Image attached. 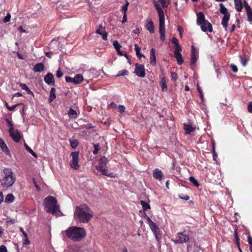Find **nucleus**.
<instances>
[{
  "label": "nucleus",
  "instance_id": "obj_1",
  "mask_svg": "<svg viewBox=\"0 0 252 252\" xmlns=\"http://www.w3.org/2000/svg\"><path fill=\"white\" fill-rule=\"evenodd\" d=\"M74 218L80 222H89L94 216L93 212L86 206H77L74 213Z\"/></svg>",
  "mask_w": 252,
  "mask_h": 252
},
{
  "label": "nucleus",
  "instance_id": "obj_2",
  "mask_svg": "<svg viewBox=\"0 0 252 252\" xmlns=\"http://www.w3.org/2000/svg\"><path fill=\"white\" fill-rule=\"evenodd\" d=\"M66 236L75 241H79L86 235V231L83 228L72 226L65 231Z\"/></svg>",
  "mask_w": 252,
  "mask_h": 252
},
{
  "label": "nucleus",
  "instance_id": "obj_3",
  "mask_svg": "<svg viewBox=\"0 0 252 252\" xmlns=\"http://www.w3.org/2000/svg\"><path fill=\"white\" fill-rule=\"evenodd\" d=\"M154 4L158 13L159 17V32L160 35V39L162 41H164L165 38V16L164 13L159 4L156 0H153Z\"/></svg>",
  "mask_w": 252,
  "mask_h": 252
},
{
  "label": "nucleus",
  "instance_id": "obj_4",
  "mask_svg": "<svg viewBox=\"0 0 252 252\" xmlns=\"http://www.w3.org/2000/svg\"><path fill=\"white\" fill-rule=\"evenodd\" d=\"M3 178L0 180L3 187H11L15 182L16 177L11 169H4L3 171Z\"/></svg>",
  "mask_w": 252,
  "mask_h": 252
},
{
  "label": "nucleus",
  "instance_id": "obj_5",
  "mask_svg": "<svg viewBox=\"0 0 252 252\" xmlns=\"http://www.w3.org/2000/svg\"><path fill=\"white\" fill-rule=\"evenodd\" d=\"M109 160L106 157H103L101 158L98 162L97 169L99 170L103 175L111 178L114 177L113 173L109 172L108 169H106L107 164Z\"/></svg>",
  "mask_w": 252,
  "mask_h": 252
},
{
  "label": "nucleus",
  "instance_id": "obj_6",
  "mask_svg": "<svg viewBox=\"0 0 252 252\" xmlns=\"http://www.w3.org/2000/svg\"><path fill=\"white\" fill-rule=\"evenodd\" d=\"M79 152H73L70 154V157L71 159L70 161L69 164L72 168L74 170H78L80 165L78 164L79 162Z\"/></svg>",
  "mask_w": 252,
  "mask_h": 252
},
{
  "label": "nucleus",
  "instance_id": "obj_7",
  "mask_svg": "<svg viewBox=\"0 0 252 252\" xmlns=\"http://www.w3.org/2000/svg\"><path fill=\"white\" fill-rule=\"evenodd\" d=\"M45 210L47 212L55 215L56 216H60L62 215L59 206H45Z\"/></svg>",
  "mask_w": 252,
  "mask_h": 252
},
{
  "label": "nucleus",
  "instance_id": "obj_8",
  "mask_svg": "<svg viewBox=\"0 0 252 252\" xmlns=\"http://www.w3.org/2000/svg\"><path fill=\"white\" fill-rule=\"evenodd\" d=\"M135 73L138 77L144 78L146 75L145 69L144 65L137 63L135 64Z\"/></svg>",
  "mask_w": 252,
  "mask_h": 252
},
{
  "label": "nucleus",
  "instance_id": "obj_9",
  "mask_svg": "<svg viewBox=\"0 0 252 252\" xmlns=\"http://www.w3.org/2000/svg\"><path fill=\"white\" fill-rule=\"evenodd\" d=\"M83 80V77L81 74H77L74 78L70 76L65 77V81L68 83H72L73 84H78Z\"/></svg>",
  "mask_w": 252,
  "mask_h": 252
},
{
  "label": "nucleus",
  "instance_id": "obj_10",
  "mask_svg": "<svg viewBox=\"0 0 252 252\" xmlns=\"http://www.w3.org/2000/svg\"><path fill=\"white\" fill-rule=\"evenodd\" d=\"M189 240V237L188 235L183 233H179L177 234L175 239L173 241L175 243H183L187 242Z\"/></svg>",
  "mask_w": 252,
  "mask_h": 252
},
{
  "label": "nucleus",
  "instance_id": "obj_11",
  "mask_svg": "<svg viewBox=\"0 0 252 252\" xmlns=\"http://www.w3.org/2000/svg\"><path fill=\"white\" fill-rule=\"evenodd\" d=\"M10 136L15 142H20L21 139L22 137V134L20 132L18 129H16L14 130H12L11 132H9Z\"/></svg>",
  "mask_w": 252,
  "mask_h": 252
},
{
  "label": "nucleus",
  "instance_id": "obj_12",
  "mask_svg": "<svg viewBox=\"0 0 252 252\" xmlns=\"http://www.w3.org/2000/svg\"><path fill=\"white\" fill-rule=\"evenodd\" d=\"M198 58V51L195 48V47L192 45L191 46V61H190V65L192 66L194 64L196 63Z\"/></svg>",
  "mask_w": 252,
  "mask_h": 252
},
{
  "label": "nucleus",
  "instance_id": "obj_13",
  "mask_svg": "<svg viewBox=\"0 0 252 252\" xmlns=\"http://www.w3.org/2000/svg\"><path fill=\"white\" fill-rule=\"evenodd\" d=\"M95 32L101 35L102 38L104 40H107V36L108 34L105 31V28L103 27L101 25H99L96 30Z\"/></svg>",
  "mask_w": 252,
  "mask_h": 252
},
{
  "label": "nucleus",
  "instance_id": "obj_14",
  "mask_svg": "<svg viewBox=\"0 0 252 252\" xmlns=\"http://www.w3.org/2000/svg\"><path fill=\"white\" fill-rule=\"evenodd\" d=\"M199 26H200L201 30L204 32H211L213 31L212 25L208 20H206Z\"/></svg>",
  "mask_w": 252,
  "mask_h": 252
},
{
  "label": "nucleus",
  "instance_id": "obj_15",
  "mask_svg": "<svg viewBox=\"0 0 252 252\" xmlns=\"http://www.w3.org/2000/svg\"><path fill=\"white\" fill-rule=\"evenodd\" d=\"M182 49H175L174 51V55L175 58L176 59L177 63L179 65H182L184 62L182 55L181 53Z\"/></svg>",
  "mask_w": 252,
  "mask_h": 252
},
{
  "label": "nucleus",
  "instance_id": "obj_16",
  "mask_svg": "<svg viewBox=\"0 0 252 252\" xmlns=\"http://www.w3.org/2000/svg\"><path fill=\"white\" fill-rule=\"evenodd\" d=\"M44 80L46 83L49 85H55L54 77L52 73H48L44 78Z\"/></svg>",
  "mask_w": 252,
  "mask_h": 252
},
{
  "label": "nucleus",
  "instance_id": "obj_17",
  "mask_svg": "<svg viewBox=\"0 0 252 252\" xmlns=\"http://www.w3.org/2000/svg\"><path fill=\"white\" fill-rule=\"evenodd\" d=\"M150 228L155 234L156 239L158 241L160 238V236L161 235V232L160 229L158 227L155 223L151 226Z\"/></svg>",
  "mask_w": 252,
  "mask_h": 252
},
{
  "label": "nucleus",
  "instance_id": "obj_18",
  "mask_svg": "<svg viewBox=\"0 0 252 252\" xmlns=\"http://www.w3.org/2000/svg\"><path fill=\"white\" fill-rule=\"evenodd\" d=\"M153 177L160 181L164 179L161 170L158 168H156L153 170Z\"/></svg>",
  "mask_w": 252,
  "mask_h": 252
},
{
  "label": "nucleus",
  "instance_id": "obj_19",
  "mask_svg": "<svg viewBox=\"0 0 252 252\" xmlns=\"http://www.w3.org/2000/svg\"><path fill=\"white\" fill-rule=\"evenodd\" d=\"M44 205H57V200L55 197L49 195L44 199Z\"/></svg>",
  "mask_w": 252,
  "mask_h": 252
},
{
  "label": "nucleus",
  "instance_id": "obj_20",
  "mask_svg": "<svg viewBox=\"0 0 252 252\" xmlns=\"http://www.w3.org/2000/svg\"><path fill=\"white\" fill-rule=\"evenodd\" d=\"M234 5L236 10L238 12H241L243 8V4L245 6V1L246 0H234Z\"/></svg>",
  "mask_w": 252,
  "mask_h": 252
},
{
  "label": "nucleus",
  "instance_id": "obj_21",
  "mask_svg": "<svg viewBox=\"0 0 252 252\" xmlns=\"http://www.w3.org/2000/svg\"><path fill=\"white\" fill-rule=\"evenodd\" d=\"M245 8L248 16V20L250 22H252V9L247 1H245Z\"/></svg>",
  "mask_w": 252,
  "mask_h": 252
},
{
  "label": "nucleus",
  "instance_id": "obj_22",
  "mask_svg": "<svg viewBox=\"0 0 252 252\" xmlns=\"http://www.w3.org/2000/svg\"><path fill=\"white\" fill-rule=\"evenodd\" d=\"M150 63L153 66H155L156 64L155 50L154 48H152L150 50Z\"/></svg>",
  "mask_w": 252,
  "mask_h": 252
},
{
  "label": "nucleus",
  "instance_id": "obj_23",
  "mask_svg": "<svg viewBox=\"0 0 252 252\" xmlns=\"http://www.w3.org/2000/svg\"><path fill=\"white\" fill-rule=\"evenodd\" d=\"M45 69V66L42 63H39L34 66L33 70L35 72L40 73L43 71Z\"/></svg>",
  "mask_w": 252,
  "mask_h": 252
},
{
  "label": "nucleus",
  "instance_id": "obj_24",
  "mask_svg": "<svg viewBox=\"0 0 252 252\" xmlns=\"http://www.w3.org/2000/svg\"><path fill=\"white\" fill-rule=\"evenodd\" d=\"M230 16V14H225V15L223 16L221 21V25L225 31L227 30L228 27V22L229 20Z\"/></svg>",
  "mask_w": 252,
  "mask_h": 252
},
{
  "label": "nucleus",
  "instance_id": "obj_25",
  "mask_svg": "<svg viewBox=\"0 0 252 252\" xmlns=\"http://www.w3.org/2000/svg\"><path fill=\"white\" fill-rule=\"evenodd\" d=\"M146 29L151 33L153 34L155 32V27L153 22L150 20L147 22L145 26Z\"/></svg>",
  "mask_w": 252,
  "mask_h": 252
},
{
  "label": "nucleus",
  "instance_id": "obj_26",
  "mask_svg": "<svg viewBox=\"0 0 252 252\" xmlns=\"http://www.w3.org/2000/svg\"><path fill=\"white\" fill-rule=\"evenodd\" d=\"M0 147L1 149V150L3 152H4L6 154V155L9 154L10 151H9L7 146H6L4 141L0 138Z\"/></svg>",
  "mask_w": 252,
  "mask_h": 252
},
{
  "label": "nucleus",
  "instance_id": "obj_27",
  "mask_svg": "<svg viewBox=\"0 0 252 252\" xmlns=\"http://www.w3.org/2000/svg\"><path fill=\"white\" fill-rule=\"evenodd\" d=\"M206 20L203 12H199L197 14V24L198 25L202 24Z\"/></svg>",
  "mask_w": 252,
  "mask_h": 252
},
{
  "label": "nucleus",
  "instance_id": "obj_28",
  "mask_svg": "<svg viewBox=\"0 0 252 252\" xmlns=\"http://www.w3.org/2000/svg\"><path fill=\"white\" fill-rule=\"evenodd\" d=\"M184 128L185 130V134H190L191 132H193L195 128L193 127L192 126L184 124Z\"/></svg>",
  "mask_w": 252,
  "mask_h": 252
},
{
  "label": "nucleus",
  "instance_id": "obj_29",
  "mask_svg": "<svg viewBox=\"0 0 252 252\" xmlns=\"http://www.w3.org/2000/svg\"><path fill=\"white\" fill-rule=\"evenodd\" d=\"M159 84L160 85L162 91L164 92L167 91V84L165 77L161 78Z\"/></svg>",
  "mask_w": 252,
  "mask_h": 252
},
{
  "label": "nucleus",
  "instance_id": "obj_30",
  "mask_svg": "<svg viewBox=\"0 0 252 252\" xmlns=\"http://www.w3.org/2000/svg\"><path fill=\"white\" fill-rule=\"evenodd\" d=\"M56 89L54 88H52L51 89L50 96L48 98V101L49 102H52L56 98Z\"/></svg>",
  "mask_w": 252,
  "mask_h": 252
},
{
  "label": "nucleus",
  "instance_id": "obj_31",
  "mask_svg": "<svg viewBox=\"0 0 252 252\" xmlns=\"http://www.w3.org/2000/svg\"><path fill=\"white\" fill-rule=\"evenodd\" d=\"M68 116L71 119L77 118L78 116L76 111L72 108H70L68 110Z\"/></svg>",
  "mask_w": 252,
  "mask_h": 252
},
{
  "label": "nucleus",
  "instance_id": "obj_32",
  "mask_svg": "<svg viewBox=\"0 0 252 252\" xmlns=\"http://www.w3.org/2000/svg\"><path fill=\"white\" fill-rule=\"evenodd\" d=\"M220 11L222 14L225 15V14H230L228 11L227 9L224 6V4L222 3H220Z\"/></svg>",
  "mask_w": 252,
  "mask_h": 252
},
{
  "label": "nucleus",
  "instance_id": "obj_33",
  "mask_svg": "<svg viewBox=\"0 0 252 252\" xmlns=\"http://www.w3.org/2000/svg\"><path fill=\"white\" fill-rule=\"evenodd\" d=\"M14 198L15 197L12 194L9 193L6 195L5 197V202L6 203H11L14 201Z\"/></svg>",
  "mask_w": 252,
  "mask_h": 252
},
{
  "label": "nucleus",
  "instance_id": "obj_34",
  "mask_svg": "<svg viewBox=\"0 0 252 252\" xmlns=\"http://www.w3.org/2000/svg\"><path fill=\"white\" fill-rule=\"evenodd\" d=\"M143 206V210L140 211V215L143 217L144 218H146V216H147L145 212L147 211L148 210H150L151 209L150 206Z\"/></svg>",
  "mask_w": 252,
  "mask_h": 252
},
{
  "label": "nucleus",
  "instance_id": "obj_35",
  "mask_svg": "<svg viewBox=\"0 0 252 252\" xmlns=\"http://www.w3.org/2000/svg\"><path fill=\"white\" fill-rule=\"evenodd\" d=\"M172 42L175 45V49H182L181 45L179 43L178 39L174 37L172 39Z\"/></svg>",
  "mask_w": 252,
  "mask_h": 252
},
{
  "label": "nucleus",
  "instance_id": "obj_36",
  "mask_svg": "<svg viewBox=\"0 0 252 252\" xmlns=\"http://www.w3.org/2000/svg\"><path fill=\"white\" fill-rule=\"evenodd\" d=\"M189 180L195 187L199 188L200 187V184L193 177H190Z\"/></svg>",
  "mask_w": 252,
  "mask_h": 252
},
{
  "label": "nucleus",
  "instance_id": "obj_37",
  "mask_svg": "<svg viewBox=\"0 0 252 252\" xmlns=\"http://www.w3.org/2000/svg\"><path fill=\"white\" fill-rule=\"evenodd\" d=\"M134 47V49L136 52L137 56L139 58L143 57V55L140 53L141 48L140 47L136 44H135Z\"/></svg>",
  "mask_w": 252,
  "mask_h": 252
},
{
  "label": "nucleus",
  "instance_id": "obj_38",
  "mask_svg": "<svg viewBox=\"0 0 252 252\" xmlns=\"http://www.w3.org/2000/svg\"><path fill=\"white\" fill-rule=\"evenodd\" d=\"M70 144L71 147L75 149L78 145V141L77 139H70L69 140Z\"/></svg>",
  "mask_w": 252,
  "mask_h": 252
},
{
  "label": "nucleus",
  "instance_id": "obj_39",
  "mask_svg": "<svg viewBox=\"0 0 252 252\" xmlns=\"http://www.w3.org/2000/svg\"><path fill=\"white\" fill-rule=\"evenodd\" d=\"M5 122L7 123L8 125L9 126L8 132H11L12 130H14V128L12 122L8 119H5Z\"/></svg>",
  "mask_w": 252,
  "mask_h": 252
},
{
  "label": "nucleus",
  "instance_id": "obj_40",
  "mask_svg": "<svg viewBox=\"0 0 252 252\" xmlns=\"http://www.w3.org/2000/svg\"><path fill=\"white\" fill-rule=\"evenodd\" d=\"M239 58H240V59L241 63H242V65L243 66H246L247 65V63H248V62L249 60L248 59H246V58H245L241 56H240Z\"/></svg>",
  "mask_w": 252,
  "mask_h": 252
},
{
  "label": "nucleus",
  "instance_id": "obj_41",
  "mask_svg": "<svg viewBox=\"0 0 252 252\" xmlns=\"http://www.w3.org/2000/svg\"><path fill=\"white\" fill-rule=\"evenodd\" d=\"M26 149L33 157L37 158L36 154L32 151V150L29 147L26 143L25 144Z\"/></svg>",
  "mask_w": 252,
  "mask_h": 252
},
{
  "label": "nucleus",
  "instance_id": "obj_42",
  "mask_svg": "<svg viewBox=\"0 0 252 252\" xmlns=\"http://www.w3.org/2000/svg\"><path fill=\"white\" fill-rule=\"evenodd\" d=\"M129 5V2L128 1H126V3L123 6L122 8V12H124V14H126V12L127 10V7Z\"/></svg>",
  "mask_w": 252,
  "mask_h": 252
},
{
  "label": "nucleus",
  "instance_id": "obj_43",
  "mask_svg": "<svg viewBox=\"0 0 252 252\" xmlns=\"http://www.w3.org/2000/svg\"><path fill=\"white\" fill-rule=\"evenodd\" d=\"M113 45L114 46L115 49L117 50L120 49L121 46L119 42L117 40H115L113 43Z\"/></svg>",
  "mask_w": 252,
  "mask_h": 252
},
{
  "label": "nucleus",
  "instance_id": "obj_44",
  "mask_svg": "<svg viewBox=\"0 0 252 252\" xmlns=\"http://www.w3.org/2000/svg\"><path fill=\"white\" fill-rule=\"evenodd\" d=\"M179 196L180 198L186 200H188L189 199V196L187 194H185L183 193H181L179 194Z\"/></svg>",
  "mask_w": 252,
  "mask_h": 252
},
{
  "label": "nucleus",
  "instance_id": "obj_45",
  "mask_svg": "<svg viewBox=\"0 0 252 252\" xmlns=\"http://www.w3.org/2000/svg\"><path fill=\"white\" fill-rule=\"evenodd\" d=\"M128 73V71L127 70L125 69L123 70H121L119 72L118 74L117 75V77L121 76H125Z\"/></svg>",
  "mask_w": 252,
  "mask_h": 252
},
{
  "label": "nucleus",
  "instance_id": "obj_46",
  "mask_svg": "<svg viewBox=\"0 0 252 252\" xmlns=\"http://www.w3.org/2000/svg\"><path fill=\"white\" fill-rule=\"evenodd\" d=\"M94 150L93 151V154L94 155H96L98 153V151L100 150V148L98 147V145L94 144Z\"/></svg>",
  "mask_w": 252,
  "mask_h": 252
},
{
  "label": "nucleus",
  "instance_id": "obj_47",
  "mask_svg": "<svg viewBox=\"0 0 252 252\" xmlns=\"http://www.w3.org/2000/svg\"><path fill=\"white\" fill-rule=\"evenodd\" d=\"M20 105H24L23 103H17L12 106H10V107H8V110L9 111H13L16 107H17L18 106H19Z\"/></svg>",
  "mask_w": 252,
  "mask_h": 252
},
{
  "label": "nucleus",
  "instance_id": "obj_48",
  "mask_svg": "<svg viewBox=\"0 0 252 252\" xmlns=\"http://www.w3.org/2000/svg\"><path fill=\"white\" fill-rule=\"evenodd\" d=\"M197 90L198 92L199 93L200 98H201L202 100H203V94L202 90L201 89L200 87L197 85Z\"/></svg>",
  "mask_w": 252,
  "mask_h": 252
},
{
  "label": "nucleus",
  "instance_id": "obj_49",
  "mask_svg": "<svg viewBox=\"0 0 252 252\" xmlns=\"http://www.w3.org/2000/svg\"><path fill=\"white\" fill-rule=\"evenodd\" d=\"M10 18H11V15L10 14V13H8L7 15L3 19V22L5 23H7L10 21Z\"/></svg>",
  "mask_w": 252,
  "mask_h": 252
},
{
  "label": "nucleus",
  "instance_id": "obj_50",
  "mask_svg": "<svg viewBox=\"0 0 252 252\" xmlns=\"http://www.w3.org/2000/svg\"><path fill=\"white\" fill-rule=\"evenodd\" d=\"M158 2H160L163 8H166L168 6L166 0H158Z\"/></svg>",
  "mask_w": 252,
  "mask_h": 252
},
{
  "label": "nucleus",
  "instance_id": "obj_51",
  "mask_svg": "<svg viewBox=\"0 0 252 252\" xmlns=\"http://www.w3.org/2000/svg\"><path fill=\"white\" fill-rule=\"evenodd\" d=\"M171 76L172 79L174 81H176L178 78V74L175 72H171Z\"/></svg>",
  "mask_w": 252,
  "mask_h": 252
},
{
  "label": "nucleus",
  "instance_id": "obj_52",
  "mask_svg": "<svg viewBox=\"0 0 252 252\" xmlns=\"http://www.w3.org/2000/svg\"><path fill=\"white\" fill-rule=\"evenodd\" d=\"M230 67H231L232 70L234 72L236 73L238 71V68H237V66L235 65V64H231Z\"/></svg>",
  "mask_w": 252,
  "mask_h": 252
},
{
  "label": "nucleus",
  "instance_id": "obj_53",
  "mask_svg": "<svg viewBox=\"0 0 252 252\" xmlns=\"http://www.w3.org/2000/svg\"><path fill=\"white\" fill-rule=\"evenodd\" d=\"M248 241L249 244L251 245V252H252V238L250 236H249L248 237Z\"/></svg>",
  "mask_w": 252,
  "mask_h": 252
},
{
  "label": "nucleus",
  "instance_id": "obj_54",
  "mask_svg": "<svg viewBox=\"0 0 252 252\" xmlns=\"http://www.w3.org/2000/svg\"><path fill=\"white\" fill-rule=\"evenodd\" d=\"M0 252H7V248L4 245L0 246Z\"/></svg>",
  "mask_w": 252,
  "mask_h": 252
},
{
  "label": "nucleus",
  "instance_id": "obj_55",
  "mask_svg": "<svg viewBox=\"0 0 252 252\" xmlns=\"http://www.w3.org/2000/svg\"><path fill=\"white\" fill-rule=\"evenodd\" d=\"M145 218L147 219V221H148V224H149V225L150 227L151 226H152V225H153V224H154V223H154V222H153V221H152V220H151V219L148 217V216H146V218Z\"/></svg>",
  "mask_w": 252,
  "mask_h": 252
},
{
  "label": "nucleus",
  "instance_id": "obj_56",
  "mask_svg": "<svg viewBox=\"0 0 252 252\" xmlns=\"http://www.w3.org/2000/svg\"><path fill=\"white\" fill-rule=\"evenodd\" d=\"M63 75V73L61 71V70L59 69L56 72V76L58 78H60Z\"/></svg>",
  "mask_w": 252,
  "mask_h": 252
},
{
  "label": "nucleus",
  "instance_id": "obj_57",
  "mask_svg": "<svg viewBox=\"0 0 252 252\" xmlns=\"http://www.w3.org/2000/svg\"><path fill=\"white\" fill-rule=\"evenodd\" d=\"M118 109L120 113H123L125 110V107L124 105H120L118 106Z\"/></svg>",
  "mask_w": 252,
  "mask_h": 252
},
{
  "label": "nucleus",
  "instance_id": "obj_58",
  "mask_svg": "<svg viewBox=\"0 0 252 252\" xmlns=\"http://www.w3.org/2000/svg\"><path fill=\"white\" fill-rule=\"evenodd\" d=\"M248 110L249 112L252 113V102H250L248 106Z\"/></svg>",
  "mask_w": 252,
  "mask_h": 252
},
{
  "label": "nucleus",
  "instance_id": "obj_59",
  "mask_svg": "<svg viewBox=\"0 0 252 252\" xmlns=\"http://www.w3.org/2000/svg\"><path fill=\"white\" fill-rule=\"evenodd\" d=\"M20 86L24 90H26L28 88L27 85L24 83H20Z\"/></svg>",
  "mask_w": 252,
  "mask_h": 252
},
{
  "label": "nucleus",
  "instance_id": "obj_60",
  "mask_svg": "<svg viewBox=\"0 0 252 252\" xmlns=\"http://www.w3.org/2000/svg\"><path fill=\"white\" fill-rule=\"evenodd\" d=\"M20 231L22 233L23 235L25 238H27L28 236L27 233L24 230L23 228L22 227L20 228Z\"/></svg>",
  "mask_w": 252,
  "mask_h": 252
},
{
  "label": "nucleus",
  "instance_id": "obj_61",
  "mask_svg": "<svg viewBox=\"0 0 252 252\" xmlns=\"http://www.w3.org/2000/svg\"><path fill=\"white\" fill-rule=\"evenodd\" d=\"M25 91H26V92L28 94H31L32 96L34 95L33 92L29 88H28L27 89H26Z\"/></svg>",
  "mask_w": 252,
  "mask_h": 252
},
{
  "label": "nucleus",
  "instance_id": "obj_62",
  "mask_svg": "<svg viewBox=\"0 0 252 252\" xmlns=\"http://www.w3.org/2000/svg\"><path fill=\"white\" fill-rule=\"evenodd\" d=\"M22 96V94L21 93L17 92L13 95L12 98H13L14 97H20V96Z\"/></svg>",
  "mask_w": 252,
  "mask_h": 252
},
{
  "label": "nucleus",
  "instance_id": "obj_63",
  "mask_svg": "<svg viewBox=\"0 0 252 252\" xmlns=\"http://www.w3.org/2000/svg\"><path fill=\"white\" fill-rule=\"evenodd\" d=\"M30 243V241L28 239V237L27 238H25V240H24V241L23 242V244L24 245H29Z\"/></svg>",
  "mask_w": 252,
  "mask_h": 252
},
{
  "label": "nucleus",
  "instance_id": "obj_64",
  "mask_svg": "<svg viewBox=\"0 0 252 252\" xmlns=\"http://www.w3.org/2000/svg\"><path fill=\"white\" fill-rule=\"evenodd\" d=\"M126 21H127L126 15V14H124V16H123V19H122V22L123 23H126Z\"/></svg>",
  "mask_w": 252,
  "mask_h": 252
}]
</instances>
